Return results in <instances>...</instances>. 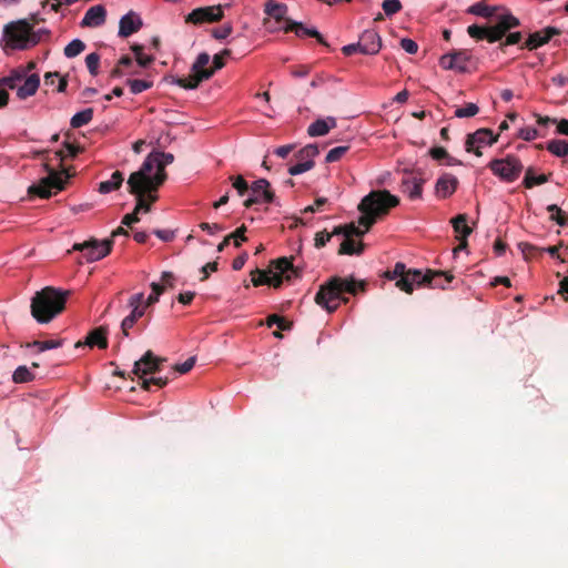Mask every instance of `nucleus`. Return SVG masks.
Returning <instances> with one entry per match:
<instances>
[{"label":"nucleus","instance_id":"obj_1","mask_svg":"<svg viewBox=\"0 0 568 568\" xmlns=\"http://www.w3.org/2000/svg\"><path fill=\"white\" fill-rule=\"evenodd\" d=\"M399 204V199L390 194L387 190L371 191L359 202L357 209L362 213L358 219V224L364 230L356 226L354 223L345 224V239L353 236H363L379 217L388 214L390 209Z\"/></svg>","mask_w":568,"mask_h":568},{"label":"nucleus","instance_id":"obj_2","mask_svg":"<svg viewBox=\"0 0 568 568\" xmlns=\"http://www.w3.org/2000/svg\"><path fill=\"white\" fill-rule=\"evenodd\" d=\"M365 282H356L352 277L333 276L320 286L314 300L317 305L325 308L328 313H333L342 302H348V298L344 297L343 293L356 295L358 290L365 291Z\"/></svg>","mask_w":568,"mask_h":568},{"label":"nucleus","instance_id":"obj_3","mask_svg":"<svg viewBox=\"0 0 568 568\" xmlns=\"http://www.w3.org/2000/svg\"><path fill=\"white\" fill-rule=\"evenodd\" d=\"M70 291H62L53 286H45L36 292L31 298V315L41 324H45L55 318L65 308V303Z\"/></svg>","mask_w":568,"mask_h":568},{"label":"nucleus","instance_id":"obj_4","mask_svg":"<svg viewBox=\"0 0 568 568\" xmlns=\"http://www.w3.org/2000/svg\"><path fill=\"white\" fill-rule=\"evenodd\" d=\"M149 164L140 166L132 172L126 181L128 192L135 197V213L141 211L150 212L151 205L159 200L158 191L161 186V180L144 178V171H148Z\"/></svg>","mask_w":568,"mask_h":568},{"label":"nucleus","instance_id":"obj_5","mask_svg":"<svg viewBox=\"0 0 568 568\" xmlns=\"http://www.w3.org/2000/svg\"><path fill=\"white\" fill-rule=\"evenodd\" d=\"M231 51L225 49L220 54H215L213 57V67L207 68L210 63L211 57L206 52H202L197 55L196 60L192 64L191 73L187 78H173L172 83L186 89L194 90L196 89L201 82L209 80L213 77L215 71L222 69L224 67V55H230Z\"/></svg>","mask_w":568,"mask_h":568},{"label":"nucleus","instance_id":"obj_6","mask_svg":"<svg viewBox=\"0 0 568 568\" xmlns=\"http://www.w3.org/2000/svg\"><path fill=\"white\" fill-rule=\"evenodd\" d=\"M519 24L520 22L515 16L510 12H504L497 17L495 24L490 27L471 24L467 28V33L477 41L487 40L489 43H494L501 40L510 29Z\"/></svg>","mask_w":568,"mask_h":568},{"label":"nucleus","instance_id":"obj_7","mask_svg":"<svg viewBox=\"0 0 568 568\" xmlns=\"http://www.w3.org/2000/svg\"><path fill=\"white\" fill-rule=\"evenodd\" d=\"M7 43L12 49L26 50L40 42L37 33H31V24L26 20L8 23L3 29Z\"/></svg>","mask_w":568,"mask_h":568},{"label":"nucleus","instance_id":"obj_8","mask_svg":"<svg viewBox=\"0 0 568 568\" xmlns=\"http://www.w3.org/2000/svg\"><path fill=\"white\" fill-rule=\"evenodd\" d=\"M44 168L48 171V175L42 178L39 183L29 186V195H37L41 199H49L52 195V189H55L57 191H62L64 189L67 180L69 179V175L65 173V171L57 172L55 170L51 169L49 164H44Z\"/></svg>","mask_w":568,"mask_h":568},{"label":"nucleus","instance_id":"obj_9","mask_svg":"<svg viewBox=\"0 0 568 568\" xmlns=\"http://www.w3.org/2000/svg\"><path fill=\"white\" fill-rule=\"evenodd\" d=\"M385 277L392 281L395 280V285L408 294L413 293L418 281L425 280V277H422V271L406 268V265L402 262H397L392 271H387Z\"/></svg>","mask_w":568,"mask_h":568},{"label":"nucleus","instance_id":"obj_10","mask_svg":"<svg viewBox=\"0 0 568 568\" xmlns=\"http://www.w3.org/2000/svg\"><path fill=\"white\" fill-rule=\"evenodd\" d=\"M488 168L491 172L507 182L517 180L524 170L520 160L514 155H507L505 159L493 160Z\"/></svg>","mask_w":568,"mask_h":568},{"label":"nucleus","instance_id":"obj_11","mask_svg":"<svg viewBox=\"0 0 568 568\" xmlns=\"http://www.w3.org/2000/svg\"><path fill=\"white\" fill-rule=\"evenodd\" d=\"M174 155L172 153H165V152H153L150 153L145 160L143 161L141 166H144L145 164H149L150 168L148 171H144V178L146 179H159L161 180V185L166 181V172L165 168L166 165L173 163Z\"/></svg>","mask_w":568,"mask_h":568},{"label":"nucleus","instance_id":"obj_12","mask_svg":"<svg viewBox=\"0 0 568 568\" xmlns=\"http://www.w3.org/2000/svg\"><path fill=\"white\" fill-rule=\"evenodd\" d=\"M112 245V239H106L103 241L90 240L83 243L73 244L72 250L82 252L87 262H95L109 255Z\"/></svg>","mask_w":568,"mask_h":568},{"label":"nucleus","instance_id":"obj_13","mask_svg":"<svg viewBox=\"0 0 568 568\" xmlns=\"http://www.w3.org/2000/svg\"><path fill=\"white\" fill-rule=\"evenodd\" d=\"M474 58L468 50H454L440 57L439 65L445 70H455L459 73L469 72V64Z\"/></svg>","mask_w":568,"mask_h":568},{"label":"nucleus","instance_id":"obj_14","mask_svg":"<svg viewBox=\"0 0 568 568\" xmlns=\"http://www.w3.org/2000/svg\"><path fill=\"white\" fill-rule=\"evenodd\" d=\"M498 134H494L490 129H478L473 133L467 134L465 141V149L468 153H474L476 156H481V148L493 145L498 141Z\"/></svg>","mask_w":568,"mask_h":568},{"label":"nucleus","instance_id":"obj_15","mask_svg":"<svg viewBox=\"0 0 568 568\" xmlns=\"http://www.w3.org/2000/svg\"><path fill=\"white\" fill-rule=\"evenodd\" d=\"M318 153L320 151L316 144H307L295 153L294 156L297 160V163L288 168V173L291 175H298L310 171L314 168V158L317 156Z\"/></svg>","mask_w":568,"mask_h":568},{"label":"nucleus","instance_id":"obj_16","mask_svg":"<svg viewBox=\"0 0 568 568\" xmlns=\"http://www.w3.org/2000/svg\"><path fill=\"white\" fill-rule=\"evenodd\" d=\"M165 358L158 357L152 351L145 352V354L134 363L133 374L143 378L149 374H154L161 371V365Z\"/></svg>","mask_w":568,"mask_h":568},{"label":"nucleus","instance_id":"obj_17","mask_svg":"<svg viewBox=\"0 0 568 568\" xmlns=\"http://www.w3.org/2000/svg\"><path fill=\"white\" fill-rule=\"evenodd\" d=\"M224 13L221 6L202 7L192 10L185 18V22L201 24L204 22H216L223 18Z\"/></svg>","mask_w":568,"mask_h":568},{"label":"nucleus","instance_id":"obj_18","mask_svg":"<svg viewBox=\"0 0 568 568\" xmlns=\"http://www.w3.org/2000/svg\"><path fill=\"white\" fill-rule=\"evenodd\" d=\"M423 281H418L416 286H429L433 288H445L447 283H450L454 275L444 271H432L427 270L426 273H422Z\"/></svg>","mask_w":568,"mask_h":568},{"label":"nucleus","instance_id":"obj_19","mask_svg":"<svg viewBox=\"0 0 568 568\" xmlns=\"http://www.w3.org/2000/svg\"><path fill=\"white\" fill-rule=\"evenodd\" d=\"M359 52L363 54H376L382 48V39L375 30H365L358 41Z\"/></svg>","mask_w":568,"mask_h":568},{"label":"nucleus","instance_id":"obj_20","mask_svg":"<svg viewBox=\"0 0 568 568\" xmlns=\"http://www.w3.org/2000/svg\"><path fill=\"white\" fill-rule=\"evenodd\" d=\"M143 26L141 17L134 12L129 11L124 14L119 22V37L128 38L138 32Z\"/></svg>","mask_w":568,"mask_h":568},{"label":"nucleus","instance_id":"obj_21","mask_svg":"<svg viewBox=\"0 0 568 568\" xmlns=\"http://www.w3.org/2000/svg\"><path fill=\"white\" fill-rule=\"evenodd\" d=\"M458 183V179L450 173H444L440 175L435 184V193L437 197L447 199L452 196L456 192Z\"/></svg>","mask_w":568,"mask_h":568},{"label":"nucleus","instance_id":"obj_22","mask_svg":"<svg viewBox=\"0 0 568 568\" xmlns=\"http://www.w3.org/2000/svg\"><path fill=\"white\" fill-rule=\"evenodd\" d=\"M560 33V30L555 27H547L540 31H536L529 34L528 39L525 42V48L528 50H535L550 41L554 36Z\"/></svg>","mask_w":568,"mask_h":568},{"label":"nucleus","instance_id":"obj_23","mask_svg":"<svg viewBox=\"0 0 568 568\" xmlns=\"http://www.w3.org/2000/svg\"><path fill=\"white\" fill-rule=\"evenodd\" d=\"M285 32H294L297 37H312L315 38L321 44L328 45L322 34L314 28H306L302 22L293 20H286V24L283 28Z\"/></svg>","mask_w":568,"mask_h":568},{"label":"nucleus","instance_id":"obj_24","mask_svg":"<svg viewBox=\"0 0 568 568\" xmlns=\"http://www.w3.org/2000/svg\"><path fill=\"white\" fill-rule=\"evenodd\" d=\"M105 17H106V10L103 6H101V4L93 6V7L89 8V10L85 12V14L81 21V27H90V28L100 27L105 22Z\"/></svg>","mask_w":568,"mask_h":568},{"label":"nucleus","instance_id":"obj_25","mask_svg":"<svg viewBox=\"0 0 568 568\" xmlns=\"http://www.w3.org/2000/svg\"><path fill=\"white\" fill-rule=\"evenodd\" d=\"M275 274L285 277L286 281H292L293 277H298L301 272L293 265L292 258L280 257L271 263Z\"/></svg>","mask_w":568,"mask_h":568},{"label":"nucleus","instance_id":"obj_26","mask_svg":"<svg viewBox=\"0 0 568 568\" xmlns=\"http://www.w3.org/2000/svg\"><path fill=\"white\" fill-rule=\"evenodd\" d=\"M88 345L90 347L98 346L100 349H104L108 347V338H106V329L103 327H98L91 331L85 339L79 341L75 343V347H82Z\"/></svg>","mask_w":568,"mask_h":568},{"label":"nucleus","instance_id":"obj_27","mask_svg":"<svg viewBox=\"0 0 568 568\" xmlns=\"http://www.w3.org/2000/svg\"><path fill=\"white\" fill-rule=\"evenodd\" d=\"M467 12L483 18H489L491 22L495 24L498 16H501L504 12L509 11L506 9L500 10L499 8L496 7H489L485 2H477L470 6Z\"/></svg>","mask_w":568,"mask_h":568},{"label":"nucleus","instance_id":"obj_28","mask_svg":"<svg viewBox=\"0 0 568 568\" xmlns=\"http://www.w3.org/2000/svg\"><path fill=\"white\" fill-rule=\"evenodd\" d=\"M424 180L415 175H407L402 180V191L407 193L410 200L422 197Z\"/></svg>","mask_w":568,"mask_h":568},{"label":"nucleus","instance_id":"obj_29","mask_svg":"<svg viewBox=\"0 0 568 568\" xmlns=\"http://www.w3.org/2000/svg\"><path fill=\"white\" fill-rule=\"evenodd\" d=\"M22 81L23 84L19 85L17 90V97L21 100H26L37 93L40 85V77L37 73H32Z\"/></svg>","mask_w":568,"mask_h":568},{"label":"nucleus","instance_id":"obj_30","mask_svg":"<svg viewBox=\"0 0 568 568\" xmlns=\"http://www.w3.org/2000/svg\"><path fill=\"white\" fill-rule=\"evenodd\" d=\"M336 125L337 121L333 116L317 119L307 128V133L310 136H323L327 134L331 129L336 128Z\"/></svg>","mask_w":568,"mask_h":568},{"label":"nucleus","instance_id":"obj_31","mask_svg":"<svg viewBox=\"0 0 568 568\" xmlns=\"http://www.w3.org/2000/svg\"><path fill=\"white\" fill-rule=\"evenodd\" d=\"M267 187H270V182L265 179H258L253 182L250 189L252 191V196L244 201V206L248 209L255 204H260L262 194Z\"/></svg>","mask_w":568,"mask_h":568},{"label":"nucleus","instance_id":"obj_32","mask_svg":"<svg viewBox=\"0 0 568 568\" xmlns=\"http://www.w3.org/2000/svg\"><path fill=\"white\" fill-rule=\"evenodd\" d=\"M265 13L272 18H274L276 21H285L286 18L285 14L287 13V6L284 3H278L275 0H268L265 3Z\"/></svg>","mask_w":568,"mask_h":568},{"label":"nucleus","instance_id":"obj_33","mask_svg":"<svg viewBox=\"0 0 568 568\" xmlns=\"http://www.w3.org/2000/svg\"><path fill=\"white\" fill-rule=\"evenodd\" d=\"M123 181L124 178L122 172L114 171L110 180L100 182L99 192L102 194H108L112 191L119 190L122 186Z\"/></svg>","mask_w":568,"mask_h":568},{"label":"nucleus","instance_id":"obj_34","mask_svg":"<svg viewBox=\"0 0 568 568\" xmlns=\"http://www.w3.org/2000/svg\"><path fill=\"white\" fill-rule=\"evenodd\" d=\"M129 306L132 308L129 315L133 318V321L138 322L145 314L146 310V307L143 305V293L133 294L129 298Z\"/></svg>","mask_w":568,"mask_h":568},{"label":"nucleus","instance_id":"obj_35","mask_svg":"<svg viewBox=\"0 0 568 568\" xmlns=\"http://www.w3.org/2000/svg\"><path fill=\"white\" fill-rule=\"evenodd\" d=\"M364 251V243H356L352 237L344 239L338 248L339 255H361Z\"/></svg>","mask_w":568,"mask_h":568},{"label":"nucleus","instance_id":"obj_36","mask_svg":"<svg viewBox=\"0 0 568 568\" xmlns=\"http://www.w3.org/2000/svg\"><path fill=\"white\" fill-rule=\"evenodd\" d=\"M24 79L23 71H20L19 68L11 70L10 74L0 79V88L2 89H17L19 88V82Z\"/></svg>","mask_w":568,"mask_h":568},{"label":"nucleus","instance_id":"obj_37","mask_svg":"<svg viewBox=\"0 0 568 568\" xmlns=\"http://www.w3.org/2000/svg\"><path fill=\"white\" fill-rule=\"evenodd\" d=\"M549 181V176L546 175V174H539V175H536L535 174V171H534V168H528L526 170V173H525V178H524V181H523V185L526 187V189H531L534 187L535 185H541L546 182Z\"/></svg>","mask_w":568,"mask_h":568},{"label":"nucleus","instance_id":"obj_38","mask_svg":"<svg viewBox=\"0 0 568 568\" xmlns=\"http://www.w3.org/2000/svg\"><path fill=\"white\" fill-rule=\"evenodd\" d=\"M429 155L436 161L446 160L447 165H462L463 164L460 160L450 156L449 153L447 152V150L443 146L432 148L429 150Z\"/></svg>","mask_w":568,"mask_h":568},{"label":"nucleus","instance_id":"obj_39","mask_svg":"<svg viewBox=\"0 0 568 568\" xmlns=\"http://www.w3.org/2000/svg\"><path fill=\"white\" fill-rule=\"evenodd\" d=\"M454 231L458 234L457 237H468L471 233V227L467 225V215L458 214L452 220Z\"/></svg>","mask_w":568,"mask_h":568},{"label":"nucleus","instance_id":"obj_40","mask_svg":"<svg viewBox=\"0 0 568 568\" xmlns=\"http://www.w3.org/2000/svg\"><path fill=\"white\" fill-rule=\"evenodd\" d=\"M93 118V109L88 108L75 113L70 121L72 128L78 129L88 124Z\"/></svg>","mask_w":568,"mask_h":568},{"label":"nucleus","instance_id":"obj_41","mask_svg":"<svg viewBox=\"0 0 568 568\" xmlns=\"http://www.w3.org/2000/svg\"><path fill=\"white\" fill-rule=\"evenodd\" d=\"M547 150L558 158L568 155V142L565 140H551L547 144Z\"/></svg>","mask_w":568,"mask_h":568},{"label":"nucleus","instance_id":"obj_42","mask_svg":"<svg viewBox=\"0 0 568 568\" xmlns=\"http://www.w3.org/2000/svg\"><path fill=\"white\" fill-rule=\"evenodd\" d=\"M547 211L550 213L551 221H555L560 226L568 225V214L564 212L558 205L550 204L547 206Z\"/></svg>","mask_w":568,"mask_h":568},{"label":"nucleus","instance_id":"obj_43","mask_svg":"<svg viewBox=\"0 0 568 568\" xmlns=\"http://www.w3.org/2000/svg\"><path fill=\"white\" fill-rule=\"evenodd\" d=\"M131 50L134 52L138 64L142 68L149 67L154 61V57L143 53V45L141 44H132Z\"/></svg>","mask_w":568,"mask_h":568},{"label":"nucleus","instance_id":"obj_44","mask_svg":"<svg viewBox=\"0 0 568 568\" xmlns=\"http://www.w3.org/2000/svg\"><path fill=\"white\" fill-rule=\"evenodd\" d=\"M63 339L33 341L27 344V347H37L39 352L58 348L62 346Z\"/></svg>","mask_w":568,"mask_h":568},{"label":"nucleus","instance_id":"obj_45","mask_svg":"<svg viewBox=\"0 0 568 568\" xmlns=\"http://www.w3.org/2000/svg\"><path fill=\"white\" fill-rule=\"evenodd\" d=\"M85 43L80 39L72 40L63 50L67 58H74L83 52Z\"/></svg>","mask_w":568,"mask_h":568},{"label":"nucleus","instance_id":"obj_46","mask_svg":"<svg viewBox=\"0 0 568 568\" xmlns=\"http://www.w3.org/2000/svg\"><path fill=\"white\" fill-rule=\"evenodd\" d=\"M12 379L17 384L28 383L34 379V375L27 366H19L13 372Z\"/></svg>","mask_w":568,"mask_h":568},{"label":"nucleus","instance_id":"obj_47","mask_svg":"<svg viewBox=\"0 0 568 568\" xmlns=\"http://www.w3.org/2000/svg\"><path fill=\"white\" fill-rule=\"evenodd\" d=\"M266 325L268 327L276 325L280 328V331H290L293 324L283 316L272 314L266 318Z\"/></svg>","mask_w":568,"mask_h":568},{"label":"nucleus","instance_id":"obj_48","mask_svg":"<svg viewBox=\"0 0 568 568\" xmlns=\"http://www.w3.org/2000/svg\"><path fill=\"white\" fill-rule=\"evenodd\" d=\"M126 83L130 87V91L133 94H139V93L150 89L153 85L152 81L139 80V79L128 80Z\"/></svg>","mask_w":568,"mask_h":568},{"label":"nucleus","instance_id":"obj_49","mask_svg":"<svg viewBox=\"0 0 568 568\" xmlns=\"http://www.w3.org/2000/svg\"><path fill=\"white\" fill-rule=\"evenodd\" d=\"M229 179L240 196H243L251 189L242 175H231Z\"/></svg>","mask_w":568,"mask_h":568},{"label":"nucleus","instance_id":"obj_50","mask_svg":"<svg viewBox=\"0 0 568 568\" xmlns=\"http://www.w3.org/2000/svg\"><path fill=\"white\" fill-rule=\"evenodd\" d=\"M479 112V108L475 103H466L463 108H457L455 110L456 118H471L475 116Z\"/></svg>","mask_w":568,"mask_h":568},{"label":"nucleus","instance_id":"obj_51","mask_svg":"<svg viewBox=\"0 0 568 568\" xmlns=\"http://www.w3.org/2000/svg\"><path fill=\"white\" fill-rule=\"evenodd\" d=\"M385 16L390 17L402 10L399 0H384L382 3Z\"/></svg>","mask_w":568,"mask_h":568},{"label":"nucleus","instance_id":"obj_52","mask_svg":"<svg viewBox=\"0 0 568 568\" xmlns=\"http://www.w3.org/2000/svg\"><path fill=\"white\" fill-rule=\"evenodd\" d=\"M99 63L100 55L97 52L87 55L85 64L91 75L95 77L98 74Z\"/></svg>","mask_w":568,"mask_h":568},{"label":"nucleus","instance_id":"obj_53","mask_svg":"<svg viewBox=\"0 0 568 568\" xmlns=\"http://www.w3.org/2000/svg\"><path fill=\"white\" fill-rule=\"evenodd\" d=\"M348 149H349V146L342 145V146H336V148L329 150L328 153L326 154L325 161L327 163H333V162L338 161L348 151Z\"/></svg>","mask_w":568,"mask_h":568},{"label":"nucleus","instance_id":"obj_54","mask_svg":"<svg viewBox=\"0 0 568 568\" xmlns=\"http://www.w3.org/2000/svg\"><path fill=\"white\" fill-rule=\"evenodd\" d=\"M169 379L165 377V378H162V377H151V378H144L142 381V384H141V387L144 389V390H150L151 389V385H156L158 387H164L166 384H168Z\"/></svg>","mask_w":568,"mask_h":568},{"label":"nucleus","instance_id":"obj_55","mask_svg":"<svg viewBox=\"0 0 568 568\" xmlns=\"http://www.w3.org/2000/svg\"><path fill=\"white\" fill-rule=\"evenodd\" d=\"M252 283L254 286L267 285L268 282V273L262 270L256 268L251 273Z\"/></svg>","mask_w":568,"mask_h":568},{"label":"nucleus","instance_id":"obj_56","mask_svg":"<svg viewBox=\"0 0 568 568\" xmlns=\"http://www.w3.org/2000/svg\"><path fill=\"white\" fill-rule=\"evenodd\" d=\"M246 226L242 225L237 227L234 232L229 234V239L234 241V245L236 247L241 246L242 242H245L247 239L245 236Z\"/></svg>","mask_w":568,"mask_h":568},{"label":"nucleus","instance_id":"obj_57","mask_svg":"<svg viewBox=\"0 0 568 568\" xmlns=\"http://www.w3.org/2000/svg\"><path fill=\"white\" fill-rule=\"evenodd\" d=\"M233 31V28L230 23L223 24L221 28H216L212 30V36L217 40H223L227 38Z\"/></svg>","mask_w":568,"mask_h":568},{"label":"nucleus","instance_id":"obj_58","mask_svg":"<svg viewBox=\"0 0 568 568\" xmlns=\"http://www.w3.org/2000/svg\"><path fill=\"white\" fill-rule=\"evenodd\" d=\"M518 136L524 141H532L538 136V131L531 126L521 128L518 132Z\"/></svg>","mask_w":568,"mask_h":568},{"label":"nucleus","instance_id":"obj_59","mask_svg":"<svg viewBox=\"0 0 568 568\" xmlns=\"http://www.w3.org/2000/svg\"><path fill=\"white\" fill-rule=\"evenodd\" d=\"M331 237H332V234H329V233H328V232H326V231L317 232V233L315 234V239H314V241H315V243H314L315 247H316V248H322L323 246H325V245H326V243L331 240Z\"/></svg>","mask_w":568,"mask_h":568},{"label":"nucleus","instance_id":"obj_60","mask_svg":"<svg viewBox=\"0 0 568 568\" xmlns=\"http://www.w3.org/2000/svg\"><path fill=\"white\" fill-rule=\"evenodd\" d=\"M195 362H196L195 357H190L184 363L176 364L174 366V369L180 374H186L194 367Z\"/></svg>","mask_w":568,"mask_h":568},{"label":"nucleus","instance_id":"obj_61","mask_svg":"<svg viewBox=\"0 0 568 568\" xmlns=\"http://www.w3.org/2000/svg\"><path fill=\"white\" fill-rule=\"evenodd\" d=\"M400 47L409 54H415L418 51V44L408 38H404L400 41Z\"/></svg>","mask_w":568,"mask_h":568},{"label":"nucleus","instance_id":"obj_62","mask_svg":"<svg viewBox=\"0 0 568 568\" xmlns=\"http://www.w3.org/2000/svg\"><path fill=\"white\" fill-rule=\"evenodd\" d=\"M175 282V276L172 272H163L161 275V283L164 285V288H173Z\"/></svg>","mask_w":568,"mask_h":568},{"label":"nucleus","instance_id":"obj_63","mask_svg":"<svg viewBox=\"0 0 568 568\" xmlns=\"http://www.w3.org/2000/svg\"><path fill=\"white\" fill-rule=\"evenodd\" d=\"M521 38H523L521 32H519V31L510 32L506 37L505 42L500 43V47L517 44L520 42Z\"/></svg>","mask_w":568,"mask_h":568},{"label":"nucleus","instance_id":"obj_64","mask_svg":"<svg viewBox=\"0 0 568 568\" xmlns=\"http://www.w3.org/2000/svg\"><path fill=\"white\" fill-rule=\"evenodd\" d=\"M154 234L163 242H171L175 236L174 232L171 230H155Z\"/></svg>","mask_w":568,"mask_h":568}]
</instances>
